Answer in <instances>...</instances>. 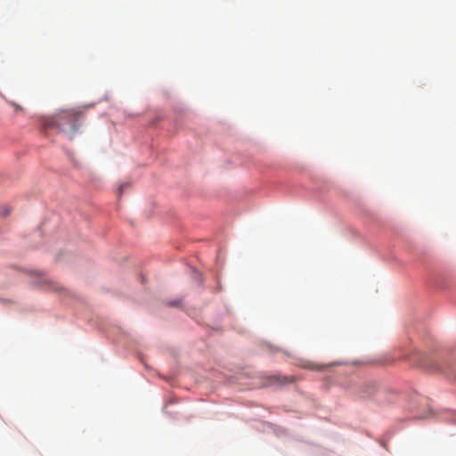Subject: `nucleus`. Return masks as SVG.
<instances>
[{
    "label": "nucleus",
    "instance_id": "nucleus-1",
    "mask_svg": "<svg viewBox=\"0 0 456 456\" xmlns=\"http://www.w3.org/2000/svg\"><path fill=\"white\" fill-rule=\"evenodd\" d=\"M81 113L74 110H61L53 117H42L39 123L42 129L56 128L72 140L78 133V117Z\"/></svg>",
    "mask_w": 456,
    "mask_h": 456
},
{
    "label": "nucleus",
    "instance_id": "nucleus-2",
    "mask_svg": "<svg viewBox=\"0 0 456 456\" xmlns=\"http://www.w3.org/2000/svg\"><path fill=\"white\" fill-rule=\"evenodd\" d=\"M28 273L31 277V280L29 282L33 286L37 287L39 289H57V287L52 283V281L49 280V278L43 272L30 270L28 272Z\"/></svg>",
    "mask_w": 456,
    "mask_h": 456
},
{
    "label": "nucleus",
    "instance_id": "nucleus-3",
    "mask_svg": "<svg viewBox=\"0 0 456 456\" xmlns=\"http://www.w3.org/2000/svg\"><path fill=\"white\" fill-rule=\"evenodd\" d=\"M295 380L296 378L294 376L271 375L266 377L265 386L278 387L293 383Z\"/></svg>",
    "mask_w": 456,
    "mask_h": 456
},
{
    "label": "nucleus",
    "instance_id": "nucleus-4",
    "mask_svg": "<svg viewBox=\"0 0 456 456\" xmlns=\"http://www.w3.org/2000/svg\"><path fill=\"white\" fill-rule=\"evenodd\" d=\"M129 183H120L117 188V194L118 197L120 198L125 191L126 188L129 187Z\"/></svg>",
    "mask_w": 456,
    "mask_h": 456
},
{
    "label": "nucleus",
    "instance_id": "nucleus-5",
    "mask_svg": "<svg viewBox=\"0 0 456 456\" xmlns=\"http://www.w3.org/2000/svg\"><path fill=\"white\" fill-rule=\"evenodd\" d=\"M11 213L9 207H0V216L5 217Z\"/></svg>",
    "mask_w": 456,
    "mask_h": 456
},
{
    "label": "nucleus",
    "instance_id": "nucleus-6",
    "mask_svg": "<svg viewBox=\"0 0 456 456\" xmlns=\"http://www.w3.org/2000/svg\"><path fill=\"white\" fill-rule=\"evenodd\" d=\"M365 387H366V391H365V393H366L368 395H370L371 394V391H369V390H368L369 388H370V389H371V390H374V387H373V386H371V385H366V386H365Z\"/></svg>",
    "mask_w": 456,
    "mask_h": 456
},
{
    "label": "nucleus",
    "instance_id": "nucleus-7",
    "mask_svg": "<svg viewBox=\"0 0 456 456\" xmlns=\"http://www.w3.org/2000/svg\"><path fill=\"white\" fill-rule=\"evenodd\" d=\"M10 103H11L12 106H14V107H15V110H20V111L23 110V109H22V107H21L20 105H19V104H17V103H15V102H10Z\"/></svg>",
    "mask_w": 456,
    "mask_h": 456
},
{
    "label": "nucleus",
    "instance_id": "nucleus-8",
    "mask_svg": "<svg viewBox=\"0 0 456 456\" xmlns=\"http://www.w3.org/2000/svg\"><path fill=\"white\" fill-rule=\"evenodd\" d=\"M304 368H306V369H314L315 367L311 364V363H306L305 365H303Z\"/></svg>",
    "mask_w": 456,
    "mask_h": 456
},
{
    "label": "nucleus",
    "instance_id": "nucleus-9",
    "mask_svg": "<svg viewBox=\"0 0 456 456\" xmlns=\"http://www.w3.org/2000/svg\"><path fill=\"white\" fill-rule=\"evenodd\" d=\"M63 254H64L63 252H61V253L57 256L56 260H61V256H62Z\"/></svg>",
    "mask_w": 456,
    "mask_h": 456
},
{
    "label": "nucleus",
    "instance_id": "nucleus-10",
    "mask_svg": "<svg viewBox=\"0 0 456 456\" xmlns=\"http://www.w3.org/2000/svg\"><path fill=\"white\" fill-rule=\"evenodd\" d=\"M170 403H171V400H168V401L166 403V404H165V406H164V410H166V409L168 407V404H169Z\"/></svg>",
    "mask_w": 456,
    "mask_h": 456
},
{
    "label": "nucleus",
    "instance_id": "nucleus-11",
    "mask_svg": "<svg viewBox=\"0 0 456 456\" xmlns=\"http://www.w3.org/2000/svg\"><path fill=\"white\" fill-rule=\"evenodd\" d=\"M94 105V102H91L90 104L85 106V108H90Z\"/></svg>",
    "mask_w": 456,
    "mask_h": 456
},
{
    "label": "nucleus",
    "instance_id": "nucleus-12",
    "mask_svg": "<svg viewBox=\"0 0 456 456\" xmlns=\"http://www.w3.org/2000/svg\"><path fill=\"white\" fill-rule=\"evenodd\" d=\"M140 279H141V282H142V283H143V282L145 281V278H144V276H142H142L140 277Z\"/></svg>",
    "mask_w": 456,
    "mask_h": 456
},
{
    "label": "nucleus",
    "instance_id": "nucleus-13",
    "mask_svg": "<svg viewBox=\"0 0 456 456\" xmlns=\"http://www.w3.org/2000/svg\"><path fill=\"white\" fill-rule=\"evenodd\" d=\"M167 306H171V301H167Z\"/></svg>",
    "mask_w": 456,
    "mask_h": 456
},
{
    "label": "nucleus",
    "instance_id": "nucleus-14",
    "mask_svg": "<svg viewBox=\"0 0 456 456\" xmlns=\"http://www.w3.org/2000/svg\"><path fill=\"white\" fill-rule=\"evenodd\" d=\"M454 422L456 423V416H455V419H454Z\"/></svg>",
    "mask_w": 456,
    "mask_h": 456
}]
</instances>
